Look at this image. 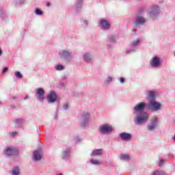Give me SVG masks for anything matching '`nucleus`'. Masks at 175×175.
Segmentation results:
<instances>
[{
	"label": "nucleus",
	"instance_id": "nucleus-36",
	"mask_svg": "<svg viewBox=\"0 0 175 175\" xmlns=\"http://www.w3.org/2000/svg\"><path fill=\"white\" fill-rule=\"evenodd\" d=\"M119 80L122 84H124V83H125V79L124 77H120Z\"/></svg>",
	"mask_w": 175,
	"mask_h": 175
},
{
	"label": "nucleus",
	"instance_id": "nucleus-25",
	"mask_svg": "<svg viewBox=\"0 0 175 175\" xmlns=\"http://www.w3.org/2000/svg\"><path fill=\"white\" fill-rule=\"evenodd\" d=\"M90 162H91V164L92 165H96V166H98V165H100V163L99 162V161H98V160H96V159H92L91 161H90Z\"/></svg>",
	"mask_w": 175,
	"mask_h": 175
},
{
	"label": "nucleus",
	"instance_id": "nucleus-31",
	"mask_svg": "<svg viewBox=\"0 0 175 175\" xmlns=\"http://www.w3.org/2000/svg\"><path fill=\"white\" fill-rule=\"evenodd\" d=\"M14 123L16 125H21V124H23V119H16Z\"/></svg>",
	"mask_w": 175,
	"mask_h": 175
},
{
	"label": "nucleus",
	"instance_id": "nucleus-2",
	"mask_svg": "<svg viewBox=\"0 0 175 175\" xmlns=\"http://www.w3.org/2000/svg\"><path fill=\"white\" fill-rule=\"evenodd\" d=\"M147 109L152 111H159L162 110V104L155 101V100H150L147 104Z\"/></svg>",
	"mask_w": 175,
	"mask_h": 175
},
{
	"label": "nucleus",
	"instance_id": "nucleus-39",
	"mask_svg": "<svg viewBox=\"0 0 175 175\" xmlns=\"http://www.w3.org/2000/svg\"><path fill=\"white\" fill-rule=\"evenodd\" d=\"M83 23H84V24L85 25L86 27L88 26V21L84 20V21H83Z\"/></svg>",
	"mask_w": 175,
	"mask_h": 175
},
{
	"label": "nucleus",
	"instance_id": "nucleus-5",
	"mask_svg": "<svg viewBox=\"0 0 175 175\" xmlns=\"http://www.w3.org/2000/svg\"><path fill=\"white\" fill-rule=\"evenodd\" d=\"M4 152L7 157L18 155V149L13 146H10L4 150Z\"/></svg>",
	"mask_w": 175,
	"mask_h": 175
},
{
	"label": "nucleus",
	"instance_id": "nucleus-9",
	"mask_svg": "<svg viewBox=\"0 0 175 175\" xmlns=\"http://www.w3.org/2000/svg\"><path fill=\"white\" fill-rule=\"evenodd\" d=\"M144 23H146V18L140 15H138L136 16L134 21V27L135 28H139L140 25H144Z\"/></svg>",
	"mask_w": 175,
	"mask_h": 175
},
{
	"label": "nucleus",
	"instance_id": "nucleus-4",
	"mask_svg": "<svg viewBox=\"0 0 175 175\" xmlns=\"http://www.w3.org/2000/svg\"><path fill=\"white\" fill-rule=\"evenodd\" d=\"M59 55L60 59L66 62H70L73 57H72V53L66 51V50H62L59 52Z\"/></svg>",
	"mask_w": 175,
	"mask_h": 175
},
{
	"label": "nucleus",
	"instance_id": "nucleus-26",
	"mask_svg": "<svg viewBox=\"0 0 175 175\" xmlns=\"http://www.w3.org/2000/svg\"><path fill=\"white\" fill-rule=\"evenodd\" d=\"M83 5V0H79L77 3V10L79 11V9H81V6Z\"/></svg>",
	"mask_w": 175,
	"mask_h": 175
},
{
	"label": "nucleus",
	"instance_id": "nucleus-23",
	"mask_svg": "<svg viewBox=\"0 0 175 175\" xmlns=\"http://www.w3.org/2000/svg\"><path fill=\"white\" fill-rule=\"evenodd\" d=\"M120 159H122V161H129V155L122 154L120 155Z\"/></svg>",
	"mask_w": 175,
	"mask_h": 175
},
{
	"label": "nucleus",
	"instance_id": "nucleus-15",
	"mask_svg": "<svg viewBox=\"0 0 175 175\" xmlns=\"http://www.w3.org/2000/svg\"><path fill=\"white\" fill-rule=\"evenodd\" d=\"M36 91L38 95V100L43 102V100H44V90L42 88H38Z\"/></svg>",
	"mask_w": 175,
	"mask_h": 175
},
{
	"label": "nucleus",
	"instance_id": "nucleus-35",
	"mask_svg": "<svg viewBox=\"0 0 175 175\" xmlns=\"http://www.w3.org/2000/svg\"><path fill=\"white\" fill-rule=\"evenodd\" d=\"M105 81L106 83H110V81H113V78H111V77H109Z\"/></svg>",
	"mask_w": 175,
	"mask_h": 175
},
{
	"label": "nucleus",
	"instance_id": "nucleus-42",
	"mask_svg": "<svg viewBox=\"0 0 175 175\" xmlns=\"http://www.w3.org/2000/svg\"><path fill=\"white\" fill-rule=\"evenodd\" d=\"M136 51L135 50V49H131V51H130V52L131 53H135Z\"/></svg>",
	"mask_w": 175,
	"mask_h": 175
},
{
	"label": "nucleus",
	"instance_id": "nucleus-34",
	"mask_svg": "<svg viewBox=\"0 0 175 175\" xmlns=\"http://www.w3.org/2000/svg\"><path fill=\"white\" fill-rule=\"evenodd\" d=\"M16 135H17V132H12V133H8V135L12 136V137H14V136H16Z\"/></svg>",
	"mask_w": 175,
	"mask_h": 175
},
{
	"label": "nucleus",
	"instance_id": "nucleus-21",
	"mask_svg": "<svg viewBox=\"0 0 175 175\" xmlns=\"http://www.w3.org/2000/svg\"><path fill=\"white\" fill-rule=\"evenodd\" d=\"M69 152H70V150L69 149H66V150H63L62 151V159H68V155H69Z\"/></svg>",
	"mask_w": 175,
	"mask_h": 175
},
{
	"label": "nucleus",
	"instance_id": "nucleus-12",
	"mask_svg": "<svg viewBox=\"0 0 175 175\" xmlns=\"http://www.w3.org/2000/svg\"><path fill=\"white\" fill-rule=\"evenodd\" d=\"M57 94L54 92V91H52L50 92V94L46 97V100L48 103H54L55 102H57Z\"/></svg>",
	"mask_w": 175,
	"mask_h": 175
},
{
	"label": "nucleus",
	"instance_id": "nucleus-30",
	"mask_svg": "<svg viewBox=\"0 0 175 175\" xmlns=\"http://www.w3.org/2000/svg\"><path fill=\"white\" fill-rule=\"evenodd\" d=\"M55 69H56V70H64V66L59 64L55 66Z\"/></svg>",
	"mask_w": 175,
	"mask_h": 175
},
{
	"label": "nucleus",
	"instance_id": "nucleus-6",
	"mask_svg": "<svg viewBox=\"0 0 175 175\" xmlns=\"http://www.w3.org/2000/svg\"><path fill=\"white\" fill-rule=\"evenodd\" d=\"M147 109V104L145 103H139L133 107V113L136 114V113H143L145 109Z\"/></svg>",
	"mask_w": 175,
	"mask_h": 175
},
{
	"label": "nucleus",
	"instance_id": "nucleus-38",
	"mask_svg": "<svg viewBox=\"0 0 175 175\" xmlns=\"http://www.w3.org/2000/svg\"><path fill=\"white\" fill-rule=\"evenodd\" d=\"M164 161L163 160H160V162L159 163V166H162V165H163Z\"/></svg>",
	"mask_w": 175,
	"mask_h": 175
},
{
	"label": "nucleus",
	"instance_id": "nucleus-13",
	"mask_svg": "<svg viewBox=\"0 0 175 175\" xmlns=\"http://www.w3.org/2000/svg\"><path fill=\"white\" fill-rule=\"evenodd\" d=\"M150 65L152 68H159L161 66V58L157 56L154 57L150 62Z\"/></svg>",
	"mask_w": 175,
	"mask_h": 175
},
{
	"label": "nucleus",
	"instance_id": "nucleus-18",
	"mask_svg": "<svg viewBox=\"0 0 175 175\" xmlns=\"http://www.w3.org/2000/svg\"><path fill=\"white\" fill-rule=\"evenodd\" d=\"M103 149H97L95 150H93L91 153V157H99L100 155L103 154V152H102Z\"/></svg>",
	"mask_w": 175,
	"mask_h": 175
},
{
	"label": "nucleus",
	"instance_id": "nucleus-45",
	"mask_svg": "<svg viewBox=\"0 0 175 175\" xmlns=\"http://www.w3.org/2000/svg\"><path fill=\"white\" fill-rule=\"evenodd\" d=\"M0 16H3V12H0Z\"/></svg>",
	"mask_w": 175,
	"mask_h": 175
},
{
	"label": "nucleus",
	"instance_id": "nucleus-24",
	"mask_svg": "<svg viewBox=\"0 0 175 175\" xmlns=\"http://www.w3.org/2000/svg\"><path fill=\"white\" fill-rule=\"evenodd\" d=\"M35 13L37 16H42L43 15V11L40 10L39 8L35 9Z\"/></svg>",
	"mask_w": 175,
	"mask_h": 175
},
{
	"label": "nucleus",
	"instance_id": "nucleus-20",
	"mask_svg": "<svg viewBox=\"0 0 175 175\" xmlns=\"http://www.w3.org/2000/svg\"><path fill=\"white\" fill-rule=\"evenodd\" d=\"M140 44V39L137 38L131 42V47H137Z\"/></svg>",
	"mask_w": 175,
	"mask_h": 175
},
{
	"label": "nucleus",
	"instance_id": "nucleus-22",
	"mask_svg": "<svg viewBox=\"0 0 175 175\" xmlns=\"http://www.w3.org/2000/svg\"><path fill=\"white\" fill-rule=\"evenodd\" d=\"M149 98H150V100H155V92L150 91L149 92Z\"/></svg>",
	"mask_w": 175,
	"mask_h": 175
},
{
	"label": "nucleus",
	"instance_id": "nucleus-17",
	"mask_svg": "<svg viewBox=\"0 0 175 175\" xmlns=\"http://www.w3.org/2000/svg\"><path fill=\"white\" fill-rule=\"evenodd\" d=\"M92 59H93V57L91 53H85L83 54V60L85 62H91Z\"/></svg>",
	"mask_w": 175,
	"mask_h": 175
},
{
	"label": "nucleus",
	"instance_id": "nucleus-16",
	"mask_svg": "<svg viewBox=\"0 0 175 175\" xmlns=\"http://www.w3.org/2000/svg\"><path fill=\"white\" fill-rule=\"evenodd\" d=\"M100 25H101V27L103 29H110V23H109V21L102 19L100 21Z\"/></svg>",
	"mask_w": 175,
	"mask_h": 175
},
{
	"label": "nucleus",
	"instance_id": "nucleus-3",
	"mask_svg": "<svg viewBox=\"0 0 175 175\" xmlns=\"http://www.w3.org/2000/svg\"><path fill=\"white\" fill-rule=\"evenodd\" d=\"M148 120V113H141L140 115L137 116L134 118V123L135 125H142V124H144L146 121Z\"/></svg>",
	"mask_w": 175,
	"mask_h": 175
},
{
	"label": "nucleus",
	"instance_id": "nucleus-37",
	"mask_svg": "<svg viewBox=\"0 0 175 175\" xmlns=\"http://www.w3.org/2000/svg\"><path fill=\"white\" fill-rule=\"evenodd\" d=\"M8 67H5L3 69V73H6V72H8Z\"/></svg>",
	"mask_w": 175,
	"mask_h": 175
},
{
	"label": "nucleus",
	"instance_id": "nucleus-29",
	"mask_svg": "<svg viewBox=\"0 0 175 175\" xmlns=\"http://www.w3.org/2000/svg\"><path fill=\"white\" fill-rule=\"evenodd\" d=\"M15 76L18 79H23V74L21 72H20L19 71H16L15 72Z\"/></svg>",
	"mask_w": 175,
	"mask_h": 175
},
{
	"label": "nucleus",
	"instance_id": "nucleus-7",
	"mask_svg": "<svg viewBox=\"0 0 175 175\" xmlns=\"http://www.w3.org/2000/svg\"><path fill=\"white\" fill-rule=\"evenodd\" d=\"M157 126H158V118H157V116H154L150 119V124L147 126L148 131H154Z\"/></svg>",
	"mask_w": 175,
	"mask_h": 175
},
{
	"label": "nucleus",
	"instance_id": "nucleus-14",
	"mask_svg": "<svg viewBox=\"0 0 175 175\" xmlns=\"http://www.w3.org/2000/svg\"><path fill=\"white\" fill-rule=\"evenodd\" d=\"M119 137L124 142H129L132 139V134L128 133H122L119 135Z\"/></svg>",
	"mask_w": 175,
	"mask_h": 175
},
{
	"label": "nucleus",
	"instance_id": "nucleus-33",
	"mask_svg": "<svg viewBox=\"0 0 175 175\" xmlns=\"http://www.w3.org/2000/svg\"><path fill=\"white\" fill-rule=\"evenodd\" d=\"M74 140H75V142H81V138L79 137V136H76V137H75Z\"/></svg>",
	"mask_w": 175,
	"mask_h": 175
},
{
	"label": "nucleus",
	"instance_id": "nucleus-32",
	"mask_svg": "<svg viewBox=\"0 0 175 175\" xmlns=\"http://www.w3.org/2000/svg\"><path fill=\"white\" fill-rule=\"evenodd\" d=\"M63 109H64V110H68V109H69V104H68V103H65L63 106Z\"/></svg>",
	"mask_w": 175,
	"mask_h": 175
},
{
	"label": "nucleus",
	"instance_id": "nucleus-28",
	"mask_svg": "<svg viewBox=\"0 0 175 175\" xmlns=\"http://www.w3.org/2000/svg\"><path fill=\"white\" fill-rule=\"evenodd\" d=\"M108 41L111 43H116V36L113 35L108 38Z\"/></svg>",
	"mask_w": 175,
	"mask_h": 175
},
{
	"label": "nucleus",
	"instance_id": "nucleus-27",
	"mask_svg": "<svg viewBox=\"0 0 175 175\" xmlns=\"http://www.w3.org/2000/svg\"><path fill=\"white\" fill-rule=\"evenodd\" d=\"M151 175H165V172L162 171H154Z\"/></svg>",
	"mask_w": 175,
	"mask_h": 175
},
{
	"label": "nucleus",
	"instance_id": "nucleus-8",
	"mask_svg": "<svg viewBox=\"0 0 175 175\" xmlns=\"http://www.w3.org/2000/svg\"><path fill=\"white\" fill-rule=\"evenodd\" d=\"M99 131L103 135H106V133H111L113 129L109 124H105L100 126Z\"/></svg>",
	"mask_w": 175,
	"mask_h": 175
},
{
	"label": "nucleus",
	"instance_id": "nucleus-10",
	"mask_svg": "<svg viewBox=\"0 0 175 175\" xmlns=\"http://www.w3.org/2000/svg\"><path fill=\"white\" fill-rule=\"evenodd\" d=\"M148 16L150 17H157V16H159V7L158 5L153 6L151 10L148 12Z\"/></svg>",
	"mask_w": 175,
	"mask_h": 175
},
{
	"label": "nucleus",
	"instance_id": "nucleus-19",
	"mask_svg": "<svg viewBox=\"0 0 175 175\" xmlns=\"http://www.w3.org/2000/svg\"><path fill=\"white\" fill-rule=\"evenodd\" d=\"M20 167L16 166L12 169L11 175H20Z\"/></svg>",
	"mask_w": 175,
	"mask_h": 175
},
{
	"label": "nucleus",
	"instance_id": "nucleus-41",
	"mask_svg": "<svg viewBox=\"0 0 175 175\" xmlns=\"http://www.w3.org/2000/svg\"><path fill=\"white\" fill-rule=\"evenodd\" d=\"M27 99H29V96H26L25 97V100H27Z\"/></svg>",
	"mask_w": 175,
	"mask_h": 175
},
{
	"label": "nucleus",
	"instance_id": "nucleus-11",
	"mask_svg": "<svg viewBox=\"0 0 175 175\" xmlns=\"http://www.w3.org/2000/svg\"><path fill=\"white\" fill-rule=\"evenodd\" d=\"M42 149H38L33 152V159L34 162H39V161H42Z\"/></svg>",
	"mask_w": 175,
	"mask_h": 175
},
{
	"label": "nucleus",
	"instance_id": "nucleus-44",
	"mask_svg": "<svg viewBox=\"0 0 175 175\" xmlns=\"http://www.w3.org/2000/svg\"><path fill=\"white\" fill-rule=\"evenodd\" d=\"M46 6L49 8L50 6V3H46Z\"/></svg>",
	"mask_w": 175,
	"mask_h": 175
},
{
	"label": "nucleus",
	"instance_id": "nucleus-40",
	"mask_svg": "<svg viewBox=\"0 0 175 175\" xmlns=\"http://www.w3.org/2000/svg\"><path fill=\"white\" fill-rule=\"evenodd\" d=\"M2 54H3V51H2V49L0 47V57H2Z\"/></svg>",
	"mask_w": 175,
	"mask_h": 175
},
{
	"label": "nucleus",
	"instance_id": "nucleus-43",
	"mask_svg": "<svg viewBox=\"0 0 175 175\" xmlns=\"http://www.w3.org/2000/svg\"><path fill=\"white\" fill-rule=\"evenodd\" d=\"M21 3H24V1L23 0H21L20 1V4L21 5Z\"/></svg>",
	"mask_w": 175,
	"mask_h": 175
},
{
	"label": "nucleus",
	"instance_id": "nucleus-1",
	"mask_svg": "<svg viewBox=\"0 0 175 175\" xmlns=\"http://www.w3.org/2000/svg\"><path fill=\"white\" fill-rule=\"evenodd\" d=\"M90 120H91V114L88 111H83L81 113L79 118V125L83 129H85L90 124Z\"/></svg>",
	"mask_w": 175,
	"mask_h": 175
}]
</instances>
